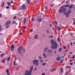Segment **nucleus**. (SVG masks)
I'll use <instances>...</instances> for the list:
<instances>
[{
    "label": "nucleus",
    "mask_w": 75,
    "mask_h": 75,
    "mask_svg": "<svg viewBox=\"0 0 75 75\" xmlns=\"http://www.w3.org/2000/svg\"><path fill=\"white\" fill-rule=\"evenodd\" d=\"M33 62L34 65L38 66V65H39V63H38L39 62L38 60L35 59L33 61Z\"/></svg>",
    "instance_id": "7ed1b4c3"
},
{
    "label": "nucleus",
    "mask_w": 75,
    "mask_h": 75,
    "mask_svg": "<svg viewBox=\"0 0 75 75\" xmlns=\"http://www.w3.org/2000/svg\"><path fill=\"white\" fill-rule=\"evenodd\" d=\"M75 58V55L74 56H73L71 57V59H74Z\"/></svg>",
    "instance_id": "e433bc0d"
},
{
    "label": "nucleus",
    "mask_w": 75,
    "mask_h": 75,
    "mask_svg": "<svg viewBox=\"0 0 75 75\" xmlns=\"http://www.w3.org/2000/svg\"><path fill=\"white\" fill-rule=\"evenodd\" d=\"M4 56V53L2 54L1 55V58H3Z\"/></svg>",
    "instance_id": "5701e85b"
},
{
    "label": "nucleus",
    "mask_w": 75,
    "mask_h": 75,
    "mask_svg": "<svg viewBox=\"0 0 75 75\" xmlns=\"http://www.w3.org/2000/svg\"><path fill=\"white\" fill-rule=\"evenodd\" d=\"M46 32L48 34L50 33V31H49V30H48V29H47L46 30Z\"/></svg>",
    "instance_id": "cd10ccee"
},
{
    "label": "nucleus",
    "mask_w": 75,
    "mask_h": 75,
    "mask_svg": "<svg viewBox=\"0 0 75 75\" xmlns=\"http://www.w3.org/2000/svg\"><path fill=\"white\" fill-rule=\"evenodd\" d=\"M43 55L44 58H47V55H46V54H45L43 53Z\"/></svg>",
    "instance_id": "aec40b11"
},
{
    "label": "nucleus",
    "mask_w": 75,
    "mask_h": 75,
    "mask_svg": "<svg viewBox=\"0 0 75 75\" xmlns=\"http://www.w3.org/2000/svg\"><path fill=\"white\" fill-rule=\"evenodd\" d=\"M14 49V45H12L11 47V51H13Z\"/></svg>",
    "instance_id": "0eeeda50"
},
{
    "label": "nucleus",
    "mask_w": 75,
    "mask_h": 75,
    "mask_svg": "<svg viewBox=\"0 0 75 75\" xmlns=\"http://www.w3.org/2000/svg\"><path fill=\"white\" fill-rule=\"evenodd\" d=\"M52 52V50H48V52Z\"/></svg>",
    "instance_id": "473e14b6"
},
{
    "label": "nucleus",
    "mask_w": 75,
    "mask_h": 75,
    "mask_svg": "<svg viewBox=\"0 0 75 75\" xmlns=\"http://www.w3.org/2000/svg\"><path fill=\"white\" fill-rule=\"evenodd\" d=\"M51 43L52 45L51 47L52 48V50L54 49H57V47H58V44L55 41H54L53 39H52L51 40Z\"/></svg>",
    "instance_id": "f257e3e1"
},
{
    "label": "nucleus",
    "mask_w": 75,
    "mask_h": 75,
    "mask_svg": "<svg viewBox=\"0 0 75 75\" xmlns=\"http://www.w3.org/2000/svg\"><path fill=\"white\" fill-rule=\"evenodd\" d=\"M66 16L67 18H68L69 17V15H66Z\"/></svg>",
    "instance_id": "c03bdc74"
},
{
    "label": "nucleus",
    "mask_w": 75,
    "mask_h": 75,
    "mask_svg": "<svg viewBox=\"0 0 75 75\" xmlns=\"http://www.w3.org/2000/svg\"><path fill=\"white\" fill-rule=\"evenodd\" d=\"M62 58H64L65 57H64V56H62Z\"/></svg>",
    "instance_id": "774afa93"
},
{
    "label": "nucleus",
    "mask_w": 75,
    "mask_h": 75,
    "mask_svg": "<svg viewBox=\"0 0 75 75\" xmlns=\"http://www.w3.org/2000/svg\"><path fill=\"white\" fill-rule=\"evenodd\" d=\"M56 69H57L55 68H54V69H53L52 71H55V70H56Z\"/></svg>",
    "instance_id": "4c0bfd02"
},
{
    "label": "nucleus",
    "mask_w": 75,
    "mask_h": 75,
    "mask_svg": "<svg viewBox=\"0 0 75 75\" xmlns=\"http://www.w3.org/2000/svg\"><path fill=\"white\" fill-rule=\"evenodd\" d=\"M30 33H32L33 31V29H31L30 31Z\"/></svg>",
    "instance_id": "79ce46f5"
},
{
    "label": "nucleus",
    "mask_w": 75,
    "mask_h": 75,
    "mask_svg": "<svg viewBox=\"0 0 75 75\" xmlns=\"http://www.w3.org/2000/svg\"><path fill=\"white\" fill-rule=\"evenodd\" d=\"M48 48L47 47L45 48L44 49V52H45H45H46V51H47V50H48Z\"/></svg>",
    "instance_id": "9d476101"
},
{
    "label": "nucleus",
    "mask_w": 75,
    "mask_h": 75,
    "mask_svg": "<svg viewBox=\"0 0 75 75\" xmlns=\"http://www.w3.org/2000/svg\"><path fill=\"white\" fill-rule=\"evenodd\" d=\"M70 43H71V47H72V45H73V44H72V42H71Z\"/></svg>",
    "instance_id": "49530a36"
},
{
    "label": "nucleus",
    "mask_w": 75,
    "mask_h": 75,
    "mask_svg": "<svg viewBox=\"0 0 75 75\" xmlns=\"http://www.w3.org/2000/svg\"><path fill=\"white\" fill-rule=\"evenodd\" d=\"M68 11H69V14H71V10L69 9L68 10Z\"/></svg>",
    "instance_id": "a878e982"
},
{
    "label": "nucleus",
    "mask_w": 75,
    "mask_h": 75,
    "mask_svg": "<svg viewBox=\"0 0 75 75\" xmlns=\"http://www.w3.org/2000/svg\"><path fill=\"white\" fill-rule=\"evenodd\" d=\"M13 65H15V66H17V64L16 63V61H15L13 62Z\"/></svg>",
    "instance_id": "f8f14e48"
},
{
    "label": "nucleus",
    "mask_w": 75,
    "mask_h": 75,
    "mask_svg": "<svg viewBox=\"0 0 75 75\" xmlns=\"http://www.w3.org/2000/svg\"><path fill=\"white\" fill-rule=\"evenodd\" d=\"M45 75V73H43L42 74V75Z\"/></svg>",
    "instance_id": "8fccbe9b"
},
{
    "label": "nucleus",
    "mask_w": 75,
    "mask_h": 75,
    "mask_svg": "<svg viewBox=\"0 0 75 75\" xmlns=\"http://www.w3.org/2000/svg\"><path fill=\"white\" fill-rule=\"evenodd\" d=\"M35 20V19H34V18H31V21H32V22H34V21Z\"/></svg>",
    "instance_id": "f3484780"
},
{
    "label": "nucleus",
    "mask_w": 75,
    "mask_h": 75,
    "mask_svg": "<svg viewBox=\"0 0 75 75\" xmlns=\"http://www.w3.org/2000/svg\"><path fill=\"white\" fill-rule=\"evenodd\" d=\"M56 60L58 61H60V60H61V57H57V58Z\"/></svg>",
    "instance_id": "9b49d317"
},
{
    "label": "nucleus",
    "mask_w": 75,
    "mask_h": 75,
    "mask_svg": "<svg viewBox=\"0 0 75 75\" xmlns=\"http://www.w3.org/2000/svg\"><path fill=\"white\" fill-rule=\"evenodd\" d=\"M4 62H5V61H4V59L2 60V63H4Z\"/></svg>",
    "instance_id": "a18cd8bd"
},
{
    "label": "nucleus",
    "mask_w": 75,
    "mask_h": 75,
    "mask_svg": "<svg viewBox=\"0 0 75 75\" xmlns=\"http://www.w3.org/2000/svg\"><path fill=\"white\" fill-rule=\"evenodd\" d=\"M19 34L20 35H22V33H20Z\"/></svg>",
    "instance_id": "338daca9"
},
{
    "label": "nucleus",
    "mask_w": 75,
    "mask_h": 75,
    "mask_svg": "<svg viewBox=\"0 0 75 75\" xmlns=\"http://www.w3.org/2000/svg\"><path fill=\"white\" fill-rule=\"evenodd\" d=\"M60 71H61V73H62V72H63V70L62 69V68H60Z\"/></svg>",
    "instance_id": "b1692460"
},
{
    "label": "nucleus",
    "mask_w": 75,
    "mask_h": 75,
    "mask_svg": "<svg viewBox=\"0 0 75 75\" xmlns=\"http://www.w3.org/2000/svg\"><path fill=\"white\" fill-rule=\"evenodd\" d=\"M66 3L67 4H68L69 3V2H68V0H67L66 2Z\"/></svg>",
    "instance_id": "f704fd0d"
},
{
    "label": "nucleus",
    "mask_w": 75,
    "mask_h": 75,
    "mask_svg": "<svg viewBox=\"0 0 75 75\" xmlns=\"http://www.w3.org/2000/svg\"><path fill=\"white\" fill-rule=\"evenodd\" d=\"M61 63H63V60L62 59L61 60Z\"/></svg>",
    "instance_id": "4d7b16f0"
},
{
    "label": "nucleus",
    "mask_w": 75,
    "mask_h": 75,
    "mask_svg": "<svg viewBox=\"0 0 75 75\" xmlns=\"http://www.w3.org/2000/svg\"><path fill=\"white\" fill-rule=\"evenodd\" d=\"M10 57H9L7 59V61H10Z\"/></svg>",
    "instance_id": "a211bd4d"
},
{
    "label": "nucleus",
    "mask_w": 75,
    "mask_h": 75,
    "mask_svg": "<svg viewBox=\"0 0 75 75\" xmlns=\"http://www.w3.org/2000/svg\"><path fill=\"white\" fill-rule=\"evenodd\" d=\"M6 8L7 9H8V8H9V6H6Z\"/></svg>",
    "instance_id": "3c124183"
},
{
    "label": "nucleus",
    "mask_w": 75,
    "mask_h": 75,
    "mask_svg": "<svg viewBox=\"0 0 75 75\" xmlns=\"http://www.w3.org/2000/svg\"><path fill=\"white\" fill-rule=\"evenodd\" d=\"M50 27H52V25H51V24H50Z\"/></svg>",
    "instance_id": "69168bd1"
},
{
    "label": "nucleus",
    "mask_w": 75,
    "mask_h": 75,
    "mask_svg": "<svg viewBox=\"0 0 75 75\" xmlns=\"http://www.w3.org/2000/svg\"><path fill=\"white\" fill-rule=\"evenodd\" d=\"M33 69V66L31 67H30V70L29 71V72L28 73V75H31V72H32V71Z\"/></svg>",
    "instance_id": "39448f33"
},
{
    "label": "nucleus",
    "mask_w": 75,
    "mask_h": 75,
    "mask_svg": "<svg viewBox=\"0 0 75 75\" xmlns=\"http://www.w3.org/2000/svg\"><path fill=\"white\" fill-rule=\"evenodd\" d=\"M30 0H27V3L28 4H30Z\"/></svg>",
    "instance_id": "bb28decb"
},
{
    "label": "nucleus",
    "mask_w": 75,
    "mask_h": 75,
    "mask_svg": "<svg viewBox=\"0 0 75 75\" xmlns=\"http://www.w3.org/2000/svg\"><path fill=\"white\" fill-rule=\"evenodd\" d=\"M57 30H59V31H60L61 30L60 28H59V26H57Z\"/></svg>",
    "instance_id": "393cba45"
},
{
    "label": "nucleus",
    "mask_w": 75,
    "mask_h": 75,
    "mask_svg": "<svg viewBox=\"0 0 75 75\" xmlns=\"http://www.w3.org/2000/svg\"><path fill=\"white\" fill-rule=\"evenodd\" d=\"M73 64H74V63L73 62L70 63V65H73Z\"/></svg>",
    "instance_id": "a19ab883"
},
{
    "label": "nucleus",
    "mask_w": 75,
    "mask_h": 75,
    "mask_svg": "<svg viewBox=\"0 0 75 75\" xmlns=\"http://www.w3.org/2000/svg\"><path fill=\"white\" fill-rule=\"evenodd\" d=\"M74 6V5H71L69 7V8L71 9V8H72V7Z\"/></svg>",
    "instance_id": "6ab92c4d"
},
{
    "label": "nucleus",
    "mask_w": 75,
    "mask_h": 75,
    "mask_svg": "<svg viewBox=\"0 0 75 75\" xmlns=\"http://www.w3.org/2000/svg\"><path fill=\"white\" fill-rule=\"evenodd\" d=\"M37 21L38 22H39L40 23H41V22H42V18H40L38 19Z\"/></svg>",
    "instance_id": "6e6552de"
},
{
    "label": "nucleus",
    "mask_w": 75,
    "mask_h": 75,
    "mask_svg": "<svg viewBox=\"0 0 75 75\" xmlns=\"http://www.w3.org/2000/svg\"><path fill=\"white\" fill-rule=\"evenodd\" d=\"M40 62L41 63H42V62H43V60H40Z\"/></svg>",
    "instance_id": "de8ad7c7"
},
{
    "label": "nucleus",
    "mask_w": 75,
    "mask_h": 75,
    "mask_svg": "<svg viewBox=\"0 0 75 75\" xmlns=\"http://www.w3.org/2000/svg\"><path fill=\"white\" fill-rule=\"evenodd\" d=\"M11 21H6V26H7V25H10V24H11Z\"/></svg>",
    "instance_id": "423d86ee"
},
{
    "label": "nucleus",
    "mask_w": 75,
    "mask_h": 75,
    "mask_svg": "<svg viewBox=\"0 0 75 75\" xmlns=\"http://www.w3.org/2000/svg\"><path fill=\"white\" fill-rule=\"evenodd\" d=\"M0 27H1V25H0ZM2 30V28H0V31Z\"/></svg>",
    "instance_id": "864d4df0"
},
{
    "label": "nucleus",
    "mask_w": 75,
    "mask_h": 75,
    "mask_svg": "<svg viewBox=\"0 0 75 75\" xmlns=\"http://www.w3.org/2000/svg\"><path fill=\"white\" fill-rule=\"evenodd\" d=\"M68 74V72L67 71V72H66L65 75H67Z\"/></svg>",
    "instance_id": "58836bf2"
},
{
    "label": "nucleus",
    "mask_w": 75,
    "mask_h": 75,
    "mask_svg": "<svg viewBox=\"0 0 75 75\" xmlns=\"http://www.w3.org/2000/svg\"><path fill=\"white\" fill-rule=\"evenodd\" d=\"M62 47H60L59 49V52H61V51H62Z\"/></svg>",
    "instance_id": "2eb2a0df"
},
{
    "label": "nucleus",
    "mask_w": 75,
    "mask_h": 75,
    "mask_svg": "<svg viewBox=\"0 0 75 75\" xmlns=\"http://www.w3.org/2000/svg\"><path fill=\"white\" fill-rule=\"evenodd\" d=\"M23 50V47L21 46H20L18 49V52L20 54H22V51L21 50Z\"/></svg>",
    "instance_id": "20e7f679"
},
{
    "label": "nucleus",
    "mask_w": 75,
    "mask_h": 75,
    "mask_svg": "<svg viewBox=\"0 0 75 75\" xmlns=\"http://www.w3.org/2000/svg\"><path fill=\"white\" fill-rule=\"evenodd\" d=\"M7 5L8 6H10V5H11V4L10 3L8 2H7Z\"/></svg>",
    "instance_id": "4be33fe9"
},
{
    "label": "nucleus",
    "mask_w": 75,
    "mask_h": 75,
    "mask_svg": "<svg viewBox=\"0 0 75 75\" xmlns=\"http://www.w3.org/2000/svg\"><path fill=\"white\" fill-rule=\"evenodd\" d=\"M4 2L2 3V6H4Z\"/></svg>",
    "instance_id": "052dcab7"
},
{
    "label": "nucleus",
    "mask_w": 75,
    "mask_h": 75,
    "mask_svg": "<svg viewBox=\"0 0 75 75\" xmlns=\"http://www.w3.org/2000/svg\"><path fill=\"white\" fill-rule=\"evenodd\" d=\"M38 59L40 60H41V59H42V57L40 56H39L38 57Z\"/></svg>",
    "instance_id": "412c9836"
},
{
    "label": "nucleus",
    "mask_w": 75,
    "mask_h": 75,
    "mask_svg": "<svg viewBox=\"0 0 75 75\" xmlns=\"http://www.w3.org/2000/svg\"><path fill=\"white\" fill-rule=\"evenodd\" d=\"M45 64H46V63H43L42 64V66H43V65H45Z\"/></svg>",
    "instance_id": "72a5a7b5"
},
{
    "label": "nucleus",
    "mask_w": 75,
    "mask_h": 75,
    "mask_svg": "<svg viewBox=\"0 0 75 75\" xmlns=\"http://www.w3.org/2000/svg\"><path fill=\"white\" fill-rule=\"evenodd\" d=\"M7 75H9L10 74V73H9V72H7Z\"/></svg>",
    "instance_id": "e2e57ef3"
},
{
    "label": "nucleus",
    "mask_w": 75,
    "mask_h": 75,
    "mask_svg": "<svg viewBox=\"0 0 75 75\" xmlns=\"http://www.w3.org/2000/svg\"><path fill=\"white\" fill-rule=\"evenodd\" d=\"M55 22L56 23V24H57V21H55Z\"/></svg>",
    "instance_id": "bf43d9fd"
},
{
    "label": "nucleus",
    "mask_w": 75,
    "mask_h": 75,
    "mask_svg": "<svg viewBox=\"0 0 75 75\" xmlns=\"http://www.w3.org/2000/svg\"><path fill=\"white\" fill-rule=\"evenodd\" d=\"M71 68V67L69 66H67V68Z\"/></svg>",
    "instance_id": "c9c22d12"
},
{
    "label": "nucleus",
    "mask_w": 75,
    "mask_h": 75,
    "mask_svg": "<svg viewBox=\"0 0 75 75\" xmlns=\"http://www.w3.org/2000/svg\"><path fill=\"white\" fill-rule=\"evenodd\" d=\"M64 15L66 14V15H69V13L68 12H66L64 13Z\"/></svg>",
    "instance_id": "dca6fc26"
},
{
    "label": "nucleus",
    "mask_w": 75,
    "mask_h": 75,
    "mask_svg": "<svg viewBox=\"0 0 75 75\" xmlns=\"http://www.w3.org/2000/svg\"><path fill=\"white\" fill-rule=\"evenodd\" d=\"M23 51L24 52H25V50L24 49H23Z\"/></svg>",
    "instance_id": "680f3d73"
},
{
    "label": "nucleus",
    "mask_w": 75,
    "mask_h": 75,
    "mask_svg": "<svg viewBox=\"0 0 75 75\" xmlns=\"http://www.w3.org/2000/svg\"><path fill=\"white\" fill-rule=\"evenodd\" d=\"M35 39H38V35L36 34L35 35Z\"/></svg>",
    "instance_id": "4468645a"
},
{
    "label": "nucleus",
    "mask_w": 75,
    "mask_h": 75,
    "mask_svg": "<svg viewBox=\"0 0 75 75\" xmlns=\"http://www.w3.org/2000/svg\"><path fill=\"white\" fill-rule=\"evenodd\" d=\"M22 8L23 10H25V9L26 8V6L24 4L23 5H22Z\"/></svg>",
    "instance_id": "1a4fd4ad"
},
{
    "label": "nucleus",
    "mask_w": 75,
    "mask_h": 75,
    "mask_svg": "<svg viewBox=\"0 0 75 75\" xmlns=\"http://www.w3.org/2000/svg\"><path fill=\"white\" fill-rule=\"evenodd\" d=\"M70 6V5H67L65 6V7H69Z\"/></svg>",
    "instance_id": "c85d7f7f"
},
{
    "label": "nucleus",
    "mask_w": 75,
    "mask_h": 75,
    "mask_svg": "<svg viewBox=\"0 0 75 75\" xmlns=\"http://www.w3.org/2000/svg\"><path fill=\"white\" fill-rule=\"evenodd\" d=\"M67 10V8H64V6H62L59 9V11L60 13H62L63 12H65Z\"/></svg>",
    "instance_id": "f03ea898"
},
{
    "label": "nucleus",
    "mask_w": 75,
    "mask_h": 75,
    "mask_svg": "<svg viewBox=\"0 0 75 75\" xmlns=\"http://www.w3.org/2000/svg\"><path fill=\"white\" fill-rule=\"evenodd\" d=\"M28 75V70H26L25 71V75Z\"/></svg>",
    "instance_id": "ddd939ff"
},
{
    "label": "nucleus",
    "mask_w": 75,
    "mask_h": 75,
    "mask_svg": "<svg viewBox=\"0 0 75 75\" xmlns=\"http://www.w3.org/2000/svg\"><path fill=\"white\" fill-rule=\"evenodd\" d=\"M9 72V69H7L6 72Z\"/></svg>",
    "instance_id": "ea45409f"
},
{
    "label": "nucleus",
    "mask_w": 75,
    "mask_h": 75,
    "mask_svg": "<svg viewBox=\"0 0 75 75\" xmlns=\"http://www.w3.org/2000/svg\"><path fill=\"white\" fill-rule=\"evenodd\" d=\"M47 6H46L45 7V10H47Z\"/></svg>",
    "instance_id": "13d9d810"
},
{
    "label": "nucleus",
    "mask_w": 75,
    "mask_h": 75,
    "mask_svg": "<svg viewBox=\"0 0 75 75\" xmlns=\"http://www.w3.org/2000/svg\"><path fill=\"white\" fill-rule=\"evenodd\" d=\"M13 1H11V4H13Z\"/></svg>",
    "instance_id": "09e8293b"
},
{
    "label": "nucleus",
    "mask_w": 75,
    "mask_h": 75,
    "mask_svg": "<svg viewBox=\"0 0 75 75\" xmlns=\"http://www.w3.org/2000/svg\"><path fill=\"white\" fill-rule=\"evenodd\" d=\"M16 18H17V17H16V16H15L13 18V20H15V19H16Z\"/></svg>",
    "instance_id": "7c9ffc66"
},
{
    "label": "nucleus",
    "mask_w": 75,
    "mask_h": 75,
    "mask_svg": "<svg viewBox=\"0 0 75 75\" xmlns=\"http://www.w3.org/2000/svg\"><path fill=\"white\" fill-rule=\"evenodd\" d=\"M16 23V21H13V22L12 23H13V24H14V23Z\"/></svg>",
    "instance_id": "0e129e2a"
},
{
    "label": "nucleus",
    "mask_w": 75,
    "mask_h": 75,
    "mask_svg": "<svg viewBox=\"0 0 75 75\" xmlns=\"http://www.w3.org/2000/svg\"><path fill=\"white\" fill-rule=\"evenodd\" d=\"M0 18H1V17H2V15L0 13Z\"/></svg>",
    "instance_id": "6e6d98bb"
},
{
    "label": "nucleus",
    "mask_w": 75,
    "mask_h": 75,
    "mask_svg": "<svg viewBox=\"0 0 75 75\" xmlns=\"http://www.w3.org/2000/svg\"><path fill=\"white\" fill-rule=\"evenodd\" d=\"M26 20L25 18L24 19V24H25V23H26Z\"/></svg>",
    "instance_id": "c756f323"
},
{
    "label": "nucleus",
    "mask_w": 75,
    "mask_h": 75,
    "mask_svg": "<svg viewBox=\"0 0 75 75\" xmlns=\"http://www.w3.org/2000/svg\"><path fill=\"white\" fill-rule=\"evenodd\" d=\"M57 41H58V42H59V38H57Z\"/></svg>",
    "instance_id": "37998d69"
},
{
    "label": "nucleus",
    "mask_w": 75,
    "mask_h": 75,
    "mask_svg": "<svg viewBox=\"0 0 75 75\" xmlns=\"http://www.w3.org/2000/svg\"><path fill=\"white\" fill-rule=\"evenodd\" d=\"M9 27H10V25L6 26V28H9Z\"/></svg>",
    "instance_id": "2f4dec72"
},
{
    "label": "nucleus",
    "mask_w": 75,
    "mask_h": 75,
    "mask_svg": "<svg viewBox=\"0 0 75 75\" xmlns=\"http://www.w3.org/2000/svg\"><path fill=\"white\" fill-rule=\"evenodd\" d=\"M37 67H35V69H34V71H35V70H36V69H37Z\"/></svg>",
    "instance_id": "5fc2aeb1"
},
{
    "label": "nucleus",
    "mask_w": 75,
    "mask_h": 75,
    "mask_svg": "<svg viewBox=\"0 0 75 75\" xmlns=\"http://www.w3.org/2000/svg\"><path fill=\"white\" fill-rule=\"evenodd\" d=\"M66 47L65 46H64L63 47V49H64V50H65V49H66Z\"/></svg>",
    "instance_id": "603ef678"
}]
</instances>
